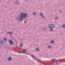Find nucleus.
Wrapping results in <instances>:
<instances>
[{"mask_svg": "<svg viewBox=\"0 0 65 65\" xmlns=\"http://www.w3.org/2000/svg\"><path fill=\"white\" fill-rule=\"evenodd\" d=\"M27 16V14L25 13H21L20 16V21H22V19L23 18H25V17H26Z\"/></svg>", "mask_w": 65, "mask_h": 65, "instance_id": "f257e3e1", "label": "nucleus"}, {"mask_svg": "<svg viewBox=\"0 0 65 65\" xmlns=\"http://www.w3.org/2000/svg\"><path fill=\"white\" fill-rule=\"evenodd\" d=\"M54 25L53 24H50L49 25V27L50 28V31H53V28H54Z\"/></svg>", "mask_w": 65, "mask_h": 65, "instance_id": "f03ea898", "label": "nucleus"}, {"mask_svg": "<svg viewBox=\"0 0 65 65\" xmlns=\"http://www.w3.org/2000/svg\"><path fill=\"white\" fill-rule=\"evenodd\" d=\"M9 42H10V44H11V45L12 44H13V42H12V41L11 40H9Z\"/></svg>", "mask_w": 65, "mask_h": 65, "instance_id": "7ed1b4c3", "label": "nucleus"}, {"mask_svg": "<svg viewBox=\"0 0 65 65\" xmlns=\"http://www.w3.org/2000/svg\"><path fill=\"white\" fill-rule=\"evenodd\" d=\"M11 59V57H9L8 58V60L9 61H10Z\"/></svg>", "mask_w": 65, "mask_h": 65, "instance_id": "20e7f679", "label": "nucleus"}, {"mask_svg": "<svg viewBox=\"0 0 65 65\" xmlns=\"http://www.w3.org/2000/svg\"><path fill=\"white\" fill-rule=\"evenodd\" d=\"M51 42L52 43H53L54 42V41L52 40L51 41Z\"/></svg>", "mask_w": 65, "mask_h": 65, "instance_id": "39448f33", "label": "nucleus"}, {"mask_svg": "<svg viewBox=\"0 0 65 65\" xmlns=\"http://www.w3.org/2000/svg\"><path fill=\"white\" fill-rule=\"evenodd\" d=\"M62 27H63V28H65V25H63L62 26Z\"/></svg>", "mask_w": 65, "mask_h": 65, "instance_id": "423d86ee", "label": "nucleus"}, {"mask_svg": "<svg viewBox=\"0 0 65 65\" xmlns=\"http://www.w3.org/2000/svg\"><path fill=\"white\" fill-rule=\"evenodd\" d=\"M31 56L32 57V58H35V56L33 55H31Z\"/></svg>", "mask_w": 65, "mask_h": 65, "instance_id": "0eeeda50", "label": "nucleus"}, {"mask_svg": "<svg viewBox=\"0 0 65 65\" xmlns=\"http://www.w3.org/2000/svg\"><path fill=\"white\" fill-rule=\"evenodd\" d=\"M4 41H6V40H7V39H6V38H4Z\"/></svg>", "mask_w": 65, "mask_h": 65, "instance_id": "6e6552de", "label": "nucleus"}, {"mask_svg": "<svg viewBox=\"0 0 65 65\" xmlns=\"http://www.w3.org/2000/svg\"><path fill=\"white\" fill-rule=\"evenodd\" d=\"M22 52L23 53H25V50H24L22 51Z\"/></svg>", "mask_w": 65, "mask_h": 65, "instance_id": "1a4fd4ad", "label": "nucleus"}, {"mask_svg": "<svg viewBox=\"0 0 65 65\" xmlns=\"http://www.w3.org/2000/svg\"><path fill=\"white\" fill-rule=\"evenodd\" d=\"M36 50H37V51H39V49H38V48H36Z\"/></svg>", "mask_w": 65, "mask_h": 65, "instance_id": "9d476101", "label": "nucleus"}, {"mask_svg": "<svg viewBox=\"0 0 65 65\" xmlns=\"http://www.w3.org/2000/svg\"><path fill=\"white\" fill-rule=\"evenodd\" d=\"M20 46H23V45L22 44H21L20 45Z\"/></svg>", "mask_w": 65, "mask_h": 65, "instance_id": "9b49d317", "label": "nucleus"}, {"mask_svg": "<svg viewBox=\"0 0 65 65\" xmlns=\"http://www.w3.org/2000/svg\"><path fill=\"white\" fill-rule=\"evenodd\" d=\"M18 53H19V54H21L22 53V52H18Z\"/></svg>", "mask_w": 65, "mask_h": 65, "instance_id": "f8f14e48", "label": "nucleus"}, {"mask_svg": "<svg viewBox=\"0 0 65 65\" xmlns=\"http://www.w3.org/2000/svg\"><path fill=\"white\" fill-rule=\"evenodd\" d=\"M40 15H41V16H42V13H40Z\"/></svg>", "mask_w": 65, "mask_h": 65, "instance_id": "ddd939ff", "label": "nucleus"}, {"mask_svg": "<svg viewBox=\"0 0 65 65\" xmlns=\"http://www.w3.org/2000/svg\"><path fill=\"white\" fill-rule=\"evenodd\" d=\"M58 19V17H56L55 18V19Z\"/></svg>", "mask_w": 65, "mask_h": 65, "instance_id": "4468645a", "label": "nucleus"}, {"mask_svg": "<svg viewBox=\"0 0 65 65\" xmlns=\"http://www.w3.org/2000/svg\"><path fill=\"white\" fill-rule=\"evenodd\" d=\"M48 48H50L51 47V46H48Z\"/></svg>", "mask_w": 65, "mask_h": 65, "instance_id": "2eb2a0df", "label": "nucleus"}, {"mask_svg": "<svg viewBox=\"0 0 65 65\" xmlns=\"http://www.w3.org/2000/svg\"><path fill=\"white\" fill-rule=\"evenodd\" d=\"M35 13H33V15H35Z\"/></svg>", "mask_w": 65, "mask_h": 65, "instance_id": "dca6fc26", "label": "nucleus"}, {"mask_svg": "<svg viewBox=\"0 0 65 65\" xmlns=\"http://www.w3.org/2000/svg\"><path fill=\"white\" fill-rule=\"evenodd\" d=\"M3 42V41H1V42Z\"/></svg>", "mask_w": 65, "mask_h": 65, "instance_id": "f3484780", "label": "nucleus"}, {"mask_svg": "<svg viewBox=\"0 0 65 65\" xmlns=\"http://www.w3.org/2000/svg\"><path fill=\"white\" fill-rule=\"evenodd\" d=\"M54 60H55V59H52V61H54Z\"/></svg>", "mask_w": 65, "mask_h": 65, "instance_id": "a211bd4d", "label": "nucleus"}, {"mask_svg": "<svg viewBox=\"0 0 65 65\" xmlns=\"http://www.w3.org/2000/svg\"><path fill=\"white\" fill-rule=\"evenodd\" d=\"M9 33H11V32H9Z\"/></svg>", "mask_w": 65, "mask_h": 65, "instance_id": "6ab92c4d", "label": "nucleus"}]
</instances>
